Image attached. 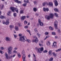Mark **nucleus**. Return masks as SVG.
Returning a JSON list of instances; mask_svg holds the SVG:
<instances>
[{"label": "nucleus", "instance_id": "27", "mask_svg": "<svg viewBox=\"0 0 61 61\" xmlns=\"http://www.w3.org/2000/svg\"><path fill=\"white\" fill-rule=\"evenodd\" d=\"M15 10L16 12L17 13H18V9H17V8H15Z\"/></svg>", "mask_w": 61, "mask_h": 61}, {"label": "nucleus", "instance_id": "29", "mask_svg": "<svg viewBox=\"0 0 61 61\" xmlns=\"http://www.w3.org/2000/svg\"><path fill=\"white\" fill-rule=\"evenodd\" d=\"M53 60V58L52 57L49 60L50 61H52Z\"/></svg>", "mask_w": 61, "mask_h": 61}, {"label": "nucleus", "instance_id": "58", "mask_svg": "<svg viewBox=\"0 0 61 61\" xmlns=\"http://www.w3.org/2000/svg\"><path fill=\"white\" fill-rule=\"evenodd\" d=\"M9 58H12L13 57V56H10L9 57Z\"/></svg>", "mask_w": 61, "mask_h": 61}, {"label": "nucleus", "instance_id": "35", "mask_svg": "<svg viewBox=\"0 0 61 61\" xmlns=\"http://www.w3.org/2000/svg\"><path fill=\"white\" fill-rule=\"evenodd\" d=\"M54 10L56 12H58V9H57L56 8L54 9Z\"/></svg>", "mask_w": 61, "mask_h": 61}, {"label": "nucleus", "instance_id": "36", "mask_svg": "<svg viewBox=\"0 0 61 61\" xmlns=\"http://www.w3.org/2000/svg\"><path fill=\"white\" fill-rule=\"evenodd\" d=\"M24 23L25 25H26L27 24V22L26 20H25L24 21Z\"/></svg>", "mask_w": 61, "mask_h": 61}, {"label": "nucleus", "instance_id": "50", "mask_svg": "<svg viewBox=\"0 0 61 61\" xmlns=\"http://www.w3.org/2000/svg\"><path fill=\"white\" fill-rule=\"evenodd\" d=\"M0 49L1 50H4V48L3 47H0Z\"/></svg>", "mask_w": 61, "mask_h": 61}, {"label": "nucleus", "instance_id": "1", "mask_svg": "<svg viewBox=\"0 0 61 61\" xmlns=\"http://www.w3.org/2000/svg\"><path fill=\"white\" fill-rule=\"evenodd\" d=\"M19 40L22 42H25V41H27L28 43H30L31 42L30 40L27 39L26 37L25 36L20 37Z\"/></svg>", "mask_w": 61, "mask_h": 61}, {"label": "nucleus", "instance_id": "48", "mask_svg": "<svg viewBox=\"0 0 61 61\" xmlns=\"http://www.w3.org/2000/svg\"><path fill=\"white\" fill-rule=\"evenodd\" d=\"M14 36L15 38H16L17 37V35H14Z\"/></svg>", "mask_w": 61, "mask_h": 61}, {"label": "nucleus", "instance_id": "54", "mask_svg": "<svg viewBox=\"0 0 61 61\" xmlns=\"http://www.w3.org/2000/svg\"><path fill=\"white\" fill-rule=\"evenodd\" d=\"M0 53H1V54H3V53H4V52H3V51H0Z\"/></svg>", "mask_w": 61, "mask_h": 61}, {"label": "nucleus", "instance_id": "21", "mask_svg": "<svg viewBox=\"0 0 61 61\" xmlns=\"http://www.w3.org/2000/svg\"><path fill=\"white\" fill-rule=\"evenodd\" d=\"M18 56L19 58H20L21 57V56L20 54V53H18Z\"/></svg>", "mask_w": 61, "mask_h": 61}, {"label": "nucleus", "instance_id": "53", "mask_svg": "<svg viewBox=\"0 0 61 61\" xmlns=\"http://www.w3.org/2000/svg\"><path fill=\"white\" fill-rule=\"evenodd\" d=\"M34 3V5H36V3H37L36 2V1H34L33 2Z\"/></svg>", "mask_w": 61, "mask_h": 61}, {"label": "nucleus", "instance_id": "59", "mask_svg": "<svg viewBox=\"0 0 61 61\" xmlns=\"http://www.w3.org/2000/svg\"><path fill=\"white\" fill-rule=\"evenodd\" d=\"M35 15L36 16H38V15H38V14L37 13H36L35 14Z\"/></svg>", "mask_w": 61, "mask_h": 61}, {"label": "nucleus", "instance_id": "19", "mask_svg": "<svg viewBox=\"0 0 61 61\" xmlns=\"http://www.w3.org/2000/svg\"><path fill=\"white\" fill-rule=\"evenodd\" d=\"M49 5L50 6H52L53 5V3L52 2H50L49 3Z\"/></svg>", "mask_w": 61, "mask_h": 61}, {"label": "nucleus", "instance_id": "24", "mask_svg": "<svg viewBox=\"0 0 61 61\" xmlns=\"http://www.w3.org/2000/svg\"><path fill=\"white\" fill-rule=\"evenodd\" d=\"M26 31L27 32H28V33H29L30 35H31V33H30V30H27Z\"/></svg>", "mask_w": 61, "mask_h": 61}, {"label": "nucleus", "instance_id": "38", "mask_svg": "<svg viewBox=\"0 0 61 61\" xmlns=\"http://www.w3.org/2000/svg\"><path fill=\"white\" fill-rule=\"evenodd\" d=\"M55 16L56 17H58V14L56 13H55Z\"/></svg>", "mask_w": 61, "mask_h": 61}, {"label": "nucleus", "instance_id": "46", "mask_svg": "<svg viewBox=\"0 0 61 61\" xmlns=\"http://www.w3.org/2000/svg\"><path fill=\"white\" fill-rule=\"evenodd\" d=\"M3 8H4V5H2L1 6V8L0 9L1 10L3 9Z\"/></svg>", "mask_w": 61, "mask_h": 61}, {"label": "nucleus", "instance_id": "61", "mask_svg": "<svg viewBox=\"0 0 61 61\" xmlns=\"http://www.w3.org/2000/svg\"><path fill=\"white\" fill-rule=\"evenodd\" d=\"M17 49V47H15L14 48V50H16Z\"/></svg>", "mask_w": 61, "mask_h": 61}, {"label": "nucleus", "instance_id": "26", "mask_svg": "<svg viewBox=\"0 0 61 61\" xmlns=\"http://www.w3.org/2000/svg\"><path fill=\"white\" fill-rule=\"evenodd\" d=\"M15 29L16 30V31H18L19 30L18 29V27L17 26H16L15 28Z\"/></svg>", "mask_w": 61, "mask_h": 61}, {"label": "nucleus", "instance_id": "40", "mask_svg": "<svg viewBox=\"0 0 61 61\" xmlns=\"http://www.w3.org/2000/svg\"><path fill=\"white\" fill-rule=\"evenodd\" d=\"M18 25L19 26H22V25H21V23H18Z\"/></svg>", "mask_w": 61, "mask_h": 61}, {"label": "nucleus", "instance_id": "42", "mask_svg": "<svg viewBox=\"0 0 61 61\" xmlns=\"http://www.w3.org/2000/svg\"><path fill=\"white\" fill-rule=\"evenodd\" d=\"M49 34V33H48V32H46L45 33V35H48Z\"/></svg>", "mask_w": 61, "mask_h": 61}, {"label": "nucleus", "instance_id": "63", "mask_svg": "<svg viewBox=\"0 0 61 61\" xmlns=\"http://www.w3.org/2000/svg\"><path fill=\"white\" fill-rule=\"evenodd\" d=\"M58 32H59V33H60V30L59 29H58Z\"/></svg>", "mask_w": 61, "mask_h": 61}, {"label": "nucleus", "instance_id": "31", "mask_svg": "<svg viewBox=\"0 0 61 61\" xmlns=\"http://www.w3.org/2000/svg\"><path fill=\"white\" fill-rule=\"evenodd\" d=\"M26 5H27V3H25L23 4V5L24 6H26Z\"/></svg>", "mask_w": 61, "mask_h": 61}, {"label": "nucleus", "instance_id": "15", "mask_svg": "<svg viewBox=\"0 0 61 61\" xmlns=\"http://www.w3.org/2000/svg\"><path fill=\"white\" fill-rule=\"evenodd\" d=\"M46 44L48 46H49L50 45V43L49 41H47L46 42Z\"/></svg>", "mask_w": 61, "mask_h": 61}, {"label": "nucleus", "instance_id": "14", "mask_svg": "<svg viewBox=\"0 0 61 61\" xmlns=\"http://www.w3.org/2000/svg\"><path fill=\"white\" fill-rule=\"evenodd\" d=\"M25 54L23 55L22 56V59H23V60H25Z\"/></svg>", "mask_w": 61, "mask_h": 61}, {"label": "nucleus", "instance_id": "17", "mask_svg": "<svg viewBox=\"0 0 61 61\" xmlns=\"http://www.w3.org/2000/svg\"><path fill=\"white\" fill-rule=\"evenodd\" d=\"M33 56L34 57H35L34 59V61H36V55L34 54H33Z\"/></svg>", "mask_w": 61, "mask_h": 61}, {"label": "nucleus", "instance_id": "51", "mask_svg": "<svg viewBox=\"0 0 61 61\" xmlns=\"http://www.w3.org/2000/svg\"><path fill=\"white\" fill-rule=\"evenodd\" d=\"M13 52L14 53H15V54H17V52L16 51H13Z\"/></svg>", "mask_w": 61, "mask_h": 61}, {"label": "nucleus", "instance_id": "60", "mask_svg": "<svg viewBox=\"0 0 61 61\" xmlns=\"http://www.w3.org/2000/svg\"><path fill=\"white\" fill-rule=\"evenodd\" d=\"M14 1L15 2H16V3H17L18 0H14Z\"/></svg>", "mask_w": 61, "mask_h": 61}, {"label": "nucleus", "instance_id": "47", "mask_svg": "<svg viewBox=\"0 0 61 61\" xmlns=\"http://www.w3.org/2000/svg\"><path fill=\"white\" fill-rule=\"evenodd\" d=\"M48 37H49V36H46V38H45L44 40H46V39L47 38H48Z\"/></svg>", "mask_w": 61, "mask_h": 61}, {"label": "nucleus", "instance_id": "5", "mask_svg": "<svg viewBox=\"0 0 61 61\" xmlns=\"http://www.w3.org/2000/svg\"><path fill=\"white\" fill-rule=\"evenodd\" d=\"M57 24H58V22L57 20H56L54 22V26L56 29H58Z\"/></svg>", "mask_w": 61, "mask_h": 61}, {"label": "nucleus", "instance_id": "49", "mask_svg": "<svg viewBox=\"0 0 61 61\" xmlns=\"http://www.w3.org/2000/svg\"><path fill=\"white\" fill-rule=\"evenodd\" d=\"M52 34L53 35H56V33L54 32H52Z\"/></svg>", "mask_w": 61, "mask_h": 61}, {"label": "nucleus", "instance_id": "41", "mask_svg": "<svg viewBox=\"0 0 61 61\" xmlns=\"http://www.w3.org/2000/svg\"><path fill=\"white\" fill-rule=\"evenodd\" d=\"M43 10L44 12H46V8H43Z\"/></svg>", "mask_w": 61, "mask_h": 61}, {"label": "nucleus", "instance_id": "7", "mask_svg": "<svg viewBox=\"0 0 61 61\" xmlns=\"http://www.w3.org/2000/svg\"><path fill=\"white\" fill-rule=\"evenodd\" d=\"M38 22L39 23L40 25V26H42L43 25V23L41 22V20L39 19L38 20Z\"/></svg>", "mask_w": 61, "mask_h": 61}, {"label": "nucleus", "instance_id": "3", "mask_svg": "<svg viewBox=\"0 0 61 61\" xmlns=\"http://www.w3.org/2000/svg\"><path fill=\"white\" fill-rule=\"evenodd\" d=\"M40 48H36V50L37 51V53H41V51H43L44 50V48L43 47H42L40 48Z\"/></svg>", "mask_w": 61, "mask_h": 61}, {"label": "nucleus", "instance_id": "11", "mask_svg": "<svg viewBox=\"0 0 61 61\" xmlns=\"http://www.w3.org/2000/svg\"><path fill=\"white\" fill-rule=\"evenodd\" d=\"M21 17V20H25V19L26 18V16H22Z\"/></svg>", "mask_w": 61, "mask_h": 61}, {"label": "nucleus", "instance_id": "20", "mask_svg": "<svg viewBox=\"0 0 61 61\" xmlns=\"http://www.w3.org/2000/svg\"><path fill=\"white\" fill-rule=\"evenodd\" d=\"M11 13L12 12L11 11H9L8 12V15H11Z\"/></svg>", "mask_w": 61, "mask_h": 61}, {"label": "nucleus", "instance_id": "33", "mask_svg": "<svg viewBox=\"0 0 61 61\" xmlns=\"http://www.w3.org/2000/svg\"><path fill=\"white\" fill-rule=\"evenodd\" d=\"M49 28L50 30H53V28L51 27V26H50L49 27Z\"/></svg>", "mask_w": 61, "mask_h": 61}, {"label": "nucleus", "instance_id": "4", "mask_svg": "<svg viewBox=\"0 0 61 61\" xmlns=\"http://www.w3.org/2000/svg\"><path fill=\"white\" fill-rule=\"evenodd\" d=\"M8 54H12L11 51L13 50V47L12 46H10L8 48Z\"/></svg>", "mask_w": 61, "mask_h": 61}, {"label": "nucleus", "instance_id": "23", "mask_svg": "<svg viewBox=\"0 0 61 61\" xmlns=\"http://www.w3.org/2000/svg\"><path fill=\"white\" fill-rule=\"evenodd\" d=\"M33 10L34 12H36L37 11V8H33Z\"/></svg>", "mask_w": 61, "mask_h": 61}, {"label": "nucleus", "instance_id": "43", "mask_svg": "<svg viewBox=\"0 0 61 61\" xmlns=\"http://www.w3.org/2000/svg\"><path fill=\"white\" fill-rule=\"evenodd\" d=\"M22 54H23V55H25V51L24 50H23Z\"/></svg>", "mask_w": 61, "mask_h": 61}, {"label": "nucleus", "instance_id": "18", "mask_svg": "<svg viewBox=\"0 0 61 61\" xmlns=\"http://www.w3.org/2000/svg\"><path fill=\"white\" fill-rule=\"evenodd\" d=\"M20 14H22L24 13V10H21L20 11Z\"/></svg>", "mask_w": 61, "mask_h": 61}, {"label": "nucleus", "instance_id": "39", "mask_svg": "<svg viewBox=\"0 0 61 61\" xmlns=\"http://www.w3.org/2000/svg\"><path fill=\"white\" fill-rule=\"evenodd\" d=\"M13 15L14 16H16V15H17V14H16V13H14Z\"/></svg>", "mask_w": 61, "mask_h": 61}, {"label": "nucleus", "instance_id": "64", "mask_svg": "<svg viewBox=\"0 0 61 61\" xmlns=\"http://www.w3.org/2000/svg\"><path fill=\"white\" fill-rule=\"evenodd\" d=\"M30 56H31V55H30H30H28V57H29V58H30Z\"/></svg>", "mask_w": 61, "mask_h": 61}, {"label": "nucleus", "instance_id": "28", "mask_svg": "<svg viewBox=\"0 0 61 61\" xmlns=\"http://www.w3.org/2000/svg\"><path fill=\"white\" fill-rule=\"evenodd\" d=\"M34 31L35 33H37L38 32V30H37V29L36 28L34 29Z\"/></svg>", "mask_w": 61, "mask_h": 61}, {"label": "nucleus", "instance_id": "62", "mask_svg": "<svg viewBox=\"0 0 61 61\" xmlns=\"http://www.w3.org/2000/svg\"><path fill=\"white\" fill-rule=\"evenodd\" d=\"M22 36V34H20L19 35V36H20V37H21V36Z\"/></svg>", "mask_w": 61, "mask_h": 61}, {"label": "nucleus", "instance_id": "22", "mask_svg": "<svg viewBox=\"0 0 61 61\" xmlns=\"http://www.w3.org/2000/svg\"><path fill=\"white\" fill-rule=\"evenodd\" d=\"M53 54V56H54V57H56V54L55 53V52H53L52 53Z\"/></svg>", "mask_w": 61, "mask_h": 61}, {"label": "nucleus", "instance_id": "57", "mask_svg": "<svg viewBox=\"0 0 61 61\" xmlns=\"http://www.w3.org/2000/svg\"><path fill=\"white\" fill-rule=\"evenodd\" d=\"M46 5V3H44L43 4V6H45Z\"/></svg>", "mask_w": 61, "mask_h": 61}, {"label": "nucleus", "instance_id": "45", "mask_svg": "<svg viewBox=\"0 0 61 61\" xmlns=\"http://www.w3.org/2000/svg\"><path fill=\"white\" fill-rule=\"evenodd\" d=\"M43 53H47V50H45L44 51Z\"/></svg>", "mask_w": 61, "mask_h": 61}, {"label": "nucleus", "instance_id": "37", "mask_svg": "<svg viewBox=\"0 0 61 61\" xmlns=\"http://www.w3.org/2000/svg\"><path fill=\"white\" fill-rule=\"evenodd\" d=\"M10 28H14V25H10Z\"/></svg>", "mask_w": 61, "mask_h": 61}, {"label": "nucleus", "instance_id": "30", "mask_svg": "<svg viewBox=\"0 0 61 61\" xmlns=\"http://www.w3.org/2000/svg\"><path fill=\"white\" fill-rule=\"evenodd\" d=\"M4 18H5V17L4 16H0V18L1 19H4Z\"/></svg>", "mask_w": 61, "mask_h": 61}, {"label": "nucleus", "instance_id": "8", "mask_svg": "<svg viewBox=\"0 0 61 61\" xmlns=\"http://www.w3.org/2000/svg\"><path fill=\"white\" fill-rule=\"evenodd\" d=\"M53 2L54 3L55 5L56 6L58 5V3L57 2V1L56 0H54L53 1Z\"/></svg>", "mask_w": 61, "mask_h": 61}, {"label": "nucleus", "instance_id": "12", "mask_svg": "<svg viewBox=\"0 0 61 61\" xmlns=\"http://www.w3.org/2000/svg\"><path fill=\"white\" fill-rule=\"evenodd\" d=\"M5 56L6 58L7 59H8V54L6 52H5Z\"/></svg>", "mask_w": 61, "mask_h": 61}, {"label": "nucleus", "instance_id": "16", "mask_svg": "<svg viewBox=\"0 0 61 61\" xmlns=\"http://www.w3.org/2000/svg\"><path fill=\"white\" fill-rule=\"evenodd\" d=\"M52 50H50L48 52V53L50 56H51V55H52V54H51V53H52Z\"/></svg>", "mask_w": 61, "mask_h": 61}, {"label": "nucleus", "instance_id": "44", "mask_svg": "<svg viewBox=\"0 0 61 61\" xmlns=\"http://www.w3.org/2000/svg\"><path fill=\"white\" fill-rule=\"evenodd\" d=\"M17 3H18V4H21V2L20 1L18 0Z\"/></svg>", "mask_w": 61, "mask_h": 61}, {"label": "nucleus", "instance_id": "55", "mask_svg": "<svg viewBox=\"0 0 61 61\" xmlns=\"http://www.w3.org/2000/svg\"><path fill=\"white\" fill-rule=\"evenodd\" d=\"M46 11H49V9H48V8H46Z\"/></svg>", "mask_w": 61, "mask_h": 61}, {"label": "nucleus", "instance_id": "25", "mask_svg": "<svg viewBox=\"0 0 61 61\" xmlns=\"http://www.w3.org/2000/svg\"><path fill=\"white\" fill-rule=\"evenodd\" d=\"M9 22L7 21H6V22H5V24L6 25H8L9 24Z\"/></svg>", "mask_w": 61, "mask_h": 61}, {"label": "nucleus", "instance_id": "52", "mask_svg": "<svg viewBox=\"0 0 61 61\" xmlns=\"http://www.w3.org/2000/svg\"><path fill=\"white\" fill-rule=\"evenodd\" d=\"M24 28H28V26H26L24 27Z\"/></svg>", "mask_w": 61, "mask_h": 61}, {"label": "nucleus", "instance_id": "2", "mask_svg": "<svg viewBox=\"0 0 61 61\" xmlns=\"http://www.w3.org/2000/svg\"><path fill=\"white\" fill-rule=\"evenodd\" d=\"M54 16V15L52 14H51L50 15V16H48L47 15H46L45 16V18L47 20H50V18H53Z\"/></svg>", "mask_w": 61, "mask_h": 61}, {"label": "nucleus", "instance_id": "13", "mask_svg": "<svg viewBox=\"0 0 61 61\" xmlns=\"http://www.w3.org/2000/svg\"><path fill=\"white\" fill-rule=\"evenodd\" d=\"M15 7H10V9L13 12H15V10H15Z\"/></svg>", "mask_w": 61, "mask_h": 61}, {"label": "nucleus", "instance_id": "32", "mask_svg": "<svg viewBox=\"0 0 61 61\" xmlns=\"http://www.w3.org/2000/svg\"><path fill=\"white\" fill-rule=\"evenodd\" d=\"M37 35L38 36V38H40V36H41L40 34H39V33H37Z\"/></svg>", "mask_w": 61, "mask_h": 61}, {"label": "nucleus", "instance_id": "9", "mask_svg": "<svg viewBox=\"0 0 61 61\" xmlns=\"http://www.w3.org/2000/svg\"><path fill=\"white\" fill-rule=\"evenodd\" d=\"M6 41H10L11 39L9 37H7L6 38Z\"/></svg>", "mask_w": 61, "mask_h": 61}, {"label": "nucleus", "instance_id": "10", "mask_svg": "<svg viewBox=\"0 0 61 61\" xmlns=\"http://www.w3.org/2000/svg\"><path fill=\"white\" fill-rule=\"evenodd\" d=\"M38 40L37 38H36L35 40H33V42H35L36 43H37L38 42Z\"/></svg>", "mask_w": 61, "mask_h": 61}, {"label": "nucleus", "instance_id": "56", "mask_svg": "<svg viewBox=\"0 0 61 61\" xmlns=\"http://www.w3.org/2000/svg\"><path fill=\"white\" fill-rule=\"evenodd\" d=\"M39 45L40 46H43V44H41L40 43L39 44Z\"/></svg>", "mask_w": 61, "mask_h": 61}, {"label": "nucleus", "instance_id": "6", "mask_svg": "<svg viewBox=\"0 0 61 61\" xmlns=\"http://www.w3.org/2000/svg\"><path fill=\"white\" fill-rule=\"evenodd\" d=\"M56 42H54L52 45V48H54L55 47V48H57V46L56 45Z\"/></svg>", "mask_w": 61, "mask_h": 61}, {"label": "nucleus", "instance_id": "34", "mask_svg": "<svg viewBox=\"0 0 61 61\" xmlns=\"http://www.w3.org/2000/svg\"><path fill=\"white\" fill-rule=\"evenodd\" d=\"M61 50V49L60 48L59 49H58V50H56V52H58V51H60Z\"/></svg>", "mask_w": 61, "mask_h": 61}]
</instances>
